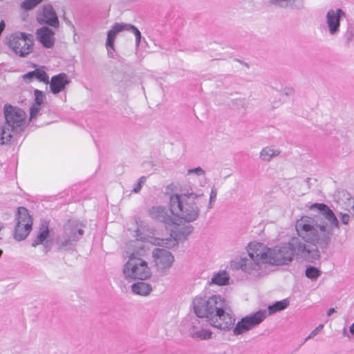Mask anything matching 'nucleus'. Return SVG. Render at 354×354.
<instances>
[{
  "label": "nucleus",
  "mask_w": 354,
  "mask_h": 354,
  "mask_svg": "<svg viewBox=\"0 0 354 354\" xmlns=\"http://www.w3.org/2000/svg\"><path fill=\"white\" fill-rule=\"evenodd\" d=\"M16 221L14 237L16 240L21 241L28 236L32 226V218L26 208L24 207L18 208Z\"/></svg>",
  "instance_id": "10"
},
{
  "label": "nucleus",
  "mask_w": 354,
  "mask_h": 354,
  "mask_svg": "<svg viewBox=\"0 0 354 354\" xmlns=\"http://www.w3.org/2000/svg\"><path fill=\"white\" fill-rule=\"evenodd\" d=\"M69 82L68 75L64 73L53 76L50 82H48L50 91L53 94H57L63 91Z\"/></svg>",
  "instance_id": "17"
},
{
  "label": "nucleus",
  "mask_w": 354,
  "mask_h": 354,
  "mask_svg": "<svg viewBox=\"0 0 354 354\" xmlns=\"http://www.w3.org/2000/svg\"><path fill=\"white\" fill-rule=\"evenodd\" d=\"M321 275V271L315 267L309 266L306 270V276L311 280H316Z\"/></svg>",
  "instance_id": "25"
},
{
  "label": "nucleus",
  "mask_w": 354,
  "mask_h": 354,
  "mask_svg": "<svg viewBox=\"0 0 354 354\" xmlns=\"http://www.w3.org/2000/svg\"><path fill=\"white\" fill-rule=\"evenodd\" d=\"M43 0H24L21 7L25 10H30L42 2Z\"/></svg>",
  "instance_id": "26"
},
{
  "label": "nucleus",
  "mask_w": 354,
  "mask_h": 354,
  "mask_svg": "<svg viewBox=\"0 0 354 354\" xmlns=\"http://www.w3.org/2000/svg\"><path fill=\"white\" fill-rule=\"evenodd\" d=\"M205 198L202 192L192 189L181 194H174L169 198V210L174 215V229H170L169 236L160 237L155 230L138 227L134 235L137 241L150 243L154 245L171 247L176 242L185 240L193 232L190 223L196 221L200 214V206Z\"/></svg>",
  "instance_id": "2"
},
{
  "label": "nucleus",
  "mask_w": 354,
  "mask_h": 354,
  "mask_svg": "<svg viewBox=\"0 0 354 354\" xmlns=\"http://www.w3.org/2000/svg\"><path fill=\"white\" fill-rule=\"evenodd\" d=\"M281 151L274 147H266L260 151V158L263 161L269 162L273 158L278 156Z\"/></svg>",
  "instance_id": "23"
},
{
  "label": "nucleus",
  "mask_w": 354,
  "mask_h": 354,
  "mask_svg": "<svg viewBox=\"0 0 354 354\" xmlns=\"http://www.w3.org/2000/svg\"><path fill=\"white\" fill-rule=\"evenodd\" d=\"M270 2L272 5L283 8L301 9L303 8L301 0H270Z\"/></svg>",
  "instance_id": "21"
},
{
  "label": "nucleus",
  "mask_w": 354,
  "mask_h": 354,
  "mask_svg": "<svg viewBox=\"0 0 354 354\" xmlns=\"http://www.w3.org/2000/svg\"><path fill=\"white\" fill-rule=\"evenodd\" d=\"M85 225L77 220H69L64 226V233L57 238V243L64 248L73 246L82 239Z\"/></svg>",
  "instance_id": "7"
},
{
  "label": "nucleus",
  "mask_w": 354,
  "mask_h": 354,
  "mask_svg": "<svg viewBox=\"0 0 354 354\" xmlns=\"http://www.w3.org/2000/svg\"><path fill=\"white\" fill-rule=\"evenodd\" d=\"M146 180L147 178L145 176L140 177L138 183L134 185L133 192L135 193H138L140 191L142 185L145 183Z\"/></svg>",
  "instance_id": "30"
},
{
  "label": "nucleus",
  "mask_w": 354,
  "mask_h": 354,
  "mask_svg": "<svg viewBox=\"0 0 354 354\" xmlns=\"http://www.w3.org/2000/svg\"><path fill=\"white\" fill-rule=\"evenodd\" d=\"M350 333L354 335V323L350 326Z\"/></svg>",
  "instance_id": "35"
},
{
  "label": "nucleus",
  "mask_w": 354,
  "mask_h": 354,
  "mask_svg": "<svg viewBox=\"0 0 354 354\" xmlns=\"http://www.w3.org/2000/svg\"><path fill=\"white\" fill-rule=\"evenodd\" d=\"M3 113L6 123L0 127V145L8 143L13 133L24 131L27 125L26 113L21 109L5 104Z\"/></svg>",
  "instance_id": "4"
},
{
  "label": "nucleus",
  "mask_w": 354,
  "mask_h": 354,
  "mask_svg": "<svg viewBox=\"0 0 354 354\" xmlns=\"http://www.w3.org/2000/svg\"><path fill=\"white\" fill-rule=\"evenodd\" d=\"M41 106L33 104L30 109V121H32L37 118L41 114Z\"/></svg>",
  "instance_id": "28"
},
{
  "label": "nucleus",
  "mask_w": 354,
  "mask_h": 354,
  "mask_svg": "<svg viewBox=\"0 0 354 354\" xmlns=\"http://www.w3.org/2000/svg\"><path fill=\"white\" fill-rule=\"evenodd\" d=\"M129 256L128 261L124 265L123 274L127 279L145 280L151 276V271L146 261L140 258L147 251L143 245H136Z\"/></svg>",
  "instance_id": "6"
},
{
  "label": "nucleus",
  "mask_w": 354,
  "mask_h": 354,
  "mask_svg": "<svg viewBox=\"0 0 354 354\" xmlns=\"http://www.w3.org/2000/svg\"><path fill=\"white\" fill-rule=\"evenodd\" d=\"M323 328L324 324H319L317 327H316L313 330L310 332V333L305 339V342L315 337Z\"/></svg>",
  "instance_id": "32"
},
{
  "label": "nucleus",
  "mask_w": 354,
  "mask_h": 354,
  "mask_svg": "<svg viewBox=\"0 0 354 354\" xmlns=\"http://www.w3.org/2000/svg\"><path fill=\"white\" fill-rule=\"evenodd\" d=\"M335 312V308H329L326 313V315L327 316H330L333 313H334Z\"/></svg>",
  "instance_id": "34"
},
{
  "label": "nucleus",
  "mask_w": 354,
  "mask_h": 354,
  "mask_svg": "<svg viewBox=\"0 0 354 354\" xmlns=\"http://www.w3.org/2000/svg\"><path fill=\"white\" fill-rule=\"evenodd\" d=\"M152 286L151 284L146 282H137L131 285L132 292L138 295L147 296L152 291Z\"/></svg>",
  "instance_id": "20"
},
{
  "label": "nucleus",
  "mask_w": 354,
  "mask_h": 354,
  "mask_svg": "<svg viewBox=\"0 0 354 354\" xmlns=\"http://www.w3.org/2000/svg\"><path fill=\"white\" fill-rule=\"evenodd\" d=\"M230 275L227 272L221 270L212 275L211 281L208 283L209 285L215 284L220 286H225L228 283Z\"/></svg>",
  "instance_id": "22"
},
{
  "label": "nucleus",
  "mask_w": 354,
  "mask_h": 354,
  "mask_svg": "<svg viewBox=\"0 0 354 354\" xmlns=\"http://www.w3.org/2000/svg\"><path fill=\"white\" fill-rule=\"evenodd\" d=\"M309 209L320 216H304L297 220L295 229L299 237H293L288 243L273 248L261 243L251 242L246 248L248 257L232 261V266L253 277H258L263 274L266 264L287 265L295 255L317 259L319 257L318 249L324 250L328 246L334 229L339 228V222L333 211L324 203H313Z\"/></svg>",
  "instance_id": "1"
},
{
  "label": "nucleus",
  "mask_w": 354,
  "mask_h": 354,
  "mask_svg": "<svg viewBox=\"0 0 354 354\" xmlns=\"http://www.w3.org/2000/svg\"><path fill=\"white\" fill-rule=\"evenodd\" d=\"M35 94V104L41 106L44 103L46 95L45 93L38 89H35L34 91Z\"/></svg>",
  "instance_id": "27"
},
{
  "label": "nucleus",
  "mask_w": 354,
  "mask_h": 354,
  "mask_svg": "<svg viewBox=\"0 0 354 354\" xmlns=\"http://www.w3.org/2000/svg\"><path fill=\"white\" fill-rule=\"evenodd\" d=\"M217 196V192L216 189L214 188H212L209 194V203L207 205V209H211L213 208L214 202L216 199Z\"/></svg>",
  "instance_id": "29"
},
{
  "label": "nucleus",
  "mask_w": 354,
  "mask_h": 354,
  "mask_svg": "<svg viewBox=\"0 0 354 354\" xmlns=\"http://www.w3.org/2000/svg\"><path fill=\"white\" fill-rule=\"evenodd\" d=\"M287 91L286 92V93L288 95V94H290V93H293V89L292 88H287L286 89Z\"/></svg>",
  "instance_id": "36"
},
{
  "label": "nucleus",
  "mask_w": 354,
  "mask_h": 354,
  "mask_svg": "<svg viewBox=\"0 0 354 354\" xmlns=\"http://www.w3.org/2000/svg\"><path fill=\"white\" fill-rule=\"evenodd\" d=\"M290 304L288 299L276 301L268 307V310H259L250 313L239 320L233 329L235 335L243 334L261 324L268 315L286 309Z\"/></svg>",
  "instance_id": "5"
},
{
  "label": "nucleus",
  "mask_w": 354,
  "mask_h": 354,
  "mask_svg": "<svg viewBox=\"0 0 354 354\" xmlns=\"http://www.w3.org/2000/svg\"><path fill=\"white\" fill-rule=\"evenodd\" d=\"M36 19L40 24H46L53 28H58L59 26L57 15L50 3L44 4L39 9Z\"/></svg>",
  "instance_id": "12"
},
{
  "label": "nucleus",
  "mask_w": 354,
  "mask_h": 354,
  "mask_svg": "<svg viewBox=\"0 0 354 354\" xmlns=\"http://www.w3.org/2000/svg\"><path fill=\"white\" fill-rule=\"evenodd\" d=\"M153 259L156 267L160 270L169 268L174 261V257L170 252L160 248L153 251Z\"/></svg>",
  "instance_id": "13"
},
{
  "label": "nucleus",
  "mask_w": 354,
  "mask_h": 354,
  "mask_svg": "<svg viewBox=\"0 0 354 354\" xmlns=\"http://www.w3.org/2000/svg\"><path fill=\"white\" fill-rule=\"evenodd\" d=\"M346 13L340 8L328 10L325 15L324 28L331 37L340 32V21L345 17Z\"/></svg>",
  "instance_id": "11"
},
{
  "label": "nucleus",
  "mask_w": 354,
  "mask_h": 354,
  "mask_svg": "<svg viewBox=\"0 0 354 354\" xmlns=\"http://www.w3.org/2000/svg\"><path fill=\"white\" fill-rule=\"evenodd\" d=\"M127 30L133 33L136 37V44L138 46L140 44L141 33L140 30L133 25L124 23H115L107 32L106 41V47L109 57H114L115 52V39L120 32Z\"/></svg>",
  "instance_id": "9"
},
{
  "label": "nucleus",
  "mask_w": 354,
  "mask_h": 354,
  "mask_svg": "<svg viewBox=\"0 0 354 354\" xmlns=\"http://www.w3.org/2000/svg\"><path fill=\"white\" fill-rule=\"evenodd\" d=\"M23 80L26 82H31L34 79L44 83H48V75L46 74L44 68H39L33 71H30L23 76Z\"/></svg>",
  "instance_id": "19"
},
{
  "label": "nucleus",
  "mask_w": 354,
  "mask_h": 354,
  "mask_svg": "<svg viewBox=\"0 0 354 354\" xmlns=\"http://www.w3.org/2000/svg\"><path fill=\"white\" fill-rule=\"evenodd\" d=\"M33 36L31 34L17 32L12 34L8 41L10 48L18 56L24 57L32 52Z\"/></svg>",
  "instance_id": "8"
},
{
  "label": "nucleus",
  "mask_w": 354,
  "mask_h": 354,
  "mask_svg": "<svg viewBox=\"0 0 354 354\" xmlns=\"http://www.w3.org/2000/svg\"><path fill=\"white\" fill-rule=\"evenodd\" d=\"M199 323L197 319L192 322V325L189 328V336L196 340H207L212 338V332L207 328L199 327L197 324Z\"/></svg>",
  "instance_id": "16"
},
{
  "label": "nucleus",
  "mask_w": 354,
  "mask_h": 354,
  "mask_svg": "<svg viewBox=\"0 0 354 354\" xmlns=\"http://www.w3.org/2000/svg\"><path fill=\"white\" fill-rule=\"evenodd\" d=\"M335 200L341 209L348 211L354 218V198L348 192L345 190L337 192Z\"/></svg>",
  "instance_id": "14"
},
{
  "label": "nucleus",
  "mask_w": 354,
  "mask_h": 354,
  "mask_svg": "<svg viewBox=\"0 0 354 354\" xmlns=\"http://www.w3.org/2000/svg\"><path fill=\"white\" fill-rule=\"evenodd\" d=\"M192 308L197 317L205 319L214 328L228 330L234 324L230 308L220 295L204 290L193 298Z\"/></svg>",
  "instance_id": "3"
},
{
  "label": "nucleus",
  "mask_w": 354,
  "mask_h": 354,
  "mask_svg": "<svg viewBox=\"0 0 354 354\" xmlns=\"http://www.w3.org/2000/svg\"><path fill=\"white\" fill-rule=\"evenodd\" d=\"M338 216L340 218L341 223L344 225H348L351 221V216L347 213L339 212Z\"/></svg>",
  "instance_id": "31"
},
{
  "label": "nucleus",
  "mask_w": 354,
  "mask_h": 354,
  "mask_svg": "<svg viewBox=\"0 0 354 354\" xmlns=\"http://www.w3.org/2000/svg\"><path fill=\"white\" fill-rule=\"evenodd\" d=\"M55 32L48 27L44 26L37 30V37L42 45L46 48H52L55 43Z\"/></svg>",
  "instance_id": "18"
},
{
  "label": "nucleus",
  "mask_w": 354,
  "mask_h": 354,
  "mask_svg": "<svg viewBox=\"0 0 354 354\" xmlns=\"http://www.w3.org/2000/svg\"><path fill=\"white\" fill-rule=\"evenodd\" d=\"M149 214L153 218L164 223L171 229H174V215H169L165 207L162 206L152 207L149 209Z\"/></svg>",
  "instance_id": "15"
},
{
  "label": "nucleus",
  "mask_w": 354,
  "mask_h": 354,
  "mask_svg": "<svg viewBox=\"0 0 354 354\" xmlns=\"http://www.w3.org/2000/svg\"><path fill=\"white\" fill-rule=\"evenodd\" d=\"M49 235V230L48 227V224L45 222L44 223L39 230V232L36 237V239L33 241L32 245L35 247L39 244L44 243V241L48 238Z\"/></svg>",
  "instance_id": "24"
},
{
  "label": "nucleus",
  "mask_w": 354,
  "mask_h": 354,
  "mask_svg": "<svg viewBox=\"0 0 354 354\" xmlns=\"http://www.w3.org/2000/svg\"><path fill=\"white\" fill-rule=\"evenodd\" d=\"M188 174H195L198 176H203L205 174V171L204 170L200 167H198L196 168H194V169H189L188 170Z\"/></svg>",
  "instance_id": "33"
}]
</instances>
